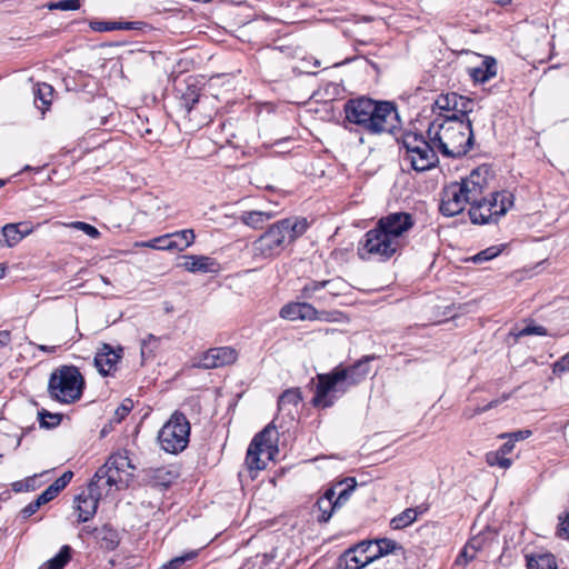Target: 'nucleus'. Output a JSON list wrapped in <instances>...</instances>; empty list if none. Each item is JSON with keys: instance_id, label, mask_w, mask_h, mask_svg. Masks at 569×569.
Here are the masks:
<instances>
[{"instance_id": "1", "label": "nucleus", "mask_w": 569, "mask_h": 569, "mask_svg": "<svg viewBox=\"0 0 569 569\" xmlns=\"http://www.w3.org/2000/svg\"><path fill=\"white\" fill-rule=\"evenodd\" d=\"M473 100L455 92L440 94L429 116V151L446 158H460L472 148L471 120Z\"/></svg>"}, {"instance_id": "2", "label": "nucleus", "mask_w": 569, "mask_h": 569, "mask_svg": "<svg viewBox=\"0 0 569 569\" xmlns=\"http://www.w3.org/2000/svg\"><path fill=\"white\" fill-rule=\"evenodd\" d=\"M377 359L376 355H367L352 365H339L330 372L318 373L311 381L316 382L311 406L317 409L331 408L350 388L360 385L370 373L369 363Z\"/></svg>"}, {"instance_id": "3", "label": "nucleus", "mask_w": 569, "mask_h": 569, "mask_svg": "<svg viewBox=\"0 0 569 569\" xmlns=\"http://www.w3.org/2000/svg\"><path fill=\"white\" fill-rule=\"evenodd\" d=\"M345 120L369 134H395L401 121L396 104L368 97L352 98L343 106Z\"/></svg>"}, {"instance_id": "4", "label": "nucleus", "mask_w": 569, "mask_h": 569, "mask_svg": "<svg viewBox=\"0 0 569 569\" xmlns=\"http://www.w3.org/2000/svg\"><path fill=\"white\" fill-rule=\"evenodd\" d=\"M311 227V221L302 216H291L271 224L251 243L252 258L272 261L300 239Z\"/></svg>"}, {"instance_id": "5", "label": "nucleus", "mask_w": 569, "mask_h": 569, "mask_svg": "<svg viewBox=\"0 0 569 569\" xmlns=\"http://www.w3.org/2000/svg\"><path fill=\"white\" fill-rule=\"evenodd\" d=\"M493 178L491 167L481 164L460 181L449 183L441 191L439 211L446 217L461 213L467 204L471 207L478 197L489 191Z\"/></svg>"}, {"instance_id": "6", "label": "nucleus", "mask_w": 569, "mask_h": 569, "mask_svg": "<svg viewBox=\"0 0 569 569\" xmlns=\"http://www.w3.org/2000/svg\"><path fill=\"white\" fill-rule=\"evenodd\" d=\"M86 379L74 365H61L54 368L48 379V396L60 405L78 402L84 392Z\"/></svg>"}, {"instance_id": "7", "label": "nucleus", "mask_w": 569, "mask_h": 569, "mask_svg": "<svg viewBox=\"0 0 569 569\" xmlns=\"http://www.w3.org/2000/svg\"><path fill=\"white\" fill-rule=\"evenodd\" d=\"M134 470L136 467L131 463L128 451L112 453L93 475V485L100 483L106 489V495L112 489H127L134 476Z\"/></svg>"}, {"instance_id": "8", "label": "nucleus", "mask_w": 569, "mask_h": 569, "mask_svg": "<svg viewBox=\"0 0 569 569\" xmlns=\"http://www.w3.org/2000/svg\"><path fill=\"white\" fill-rule=\"evenodd\" d=\"M203 84L193 76L184 80V87L178 89V111L182 113L194 127H203L212 121L210 112L202 110L203 106Z\"/></svg>"}, {"instance_id": "9", "label": "nucleus", "mask_w": 569, "mask_h": 569, "mask_svg": "<svg viewBox=\"0 0 569 569\" xmlns=\"http://www.w3.org/2000/svg\"><path fill=\"white\" fill-rule=\"evenodd\" d=\"M513 206V194L509 191H490L478 197L469 209L473 224L496 223Z\"/></svg>"}, {"instance_id": "10", "label": "nucleus", "mask_w": 569, "mask_h": 569, "mask_svg": "<svg viewBox=\"0 0 569 569\" xmlns=\"http://www.w3.org/2000/svg\"><path fill=\"white\" fill-rule=\"evenodd\" d=\"M400 242L379 226L368 230L357 247L359 259L388 261L399 249Z\"/></svg>"}, {"instance_id": "11", "label": "nucleus", "mask_w": 569, "mask_h": 569, "mask_svg": "<svg viewBox=\"0 0 569 569\" xmlns=\"http://www.w3.org/2000/svg\"><path fill=\"white\" fill-rule=\"evenodd\" d=\"M191 425L186 415L176 410L158 432L160 448L172 455L182 452L190 441Z\"/></svg>"}, {"instance_id": "12", "label": "nucleus", "mask_w": 569, "mask_h": 569, "mask_svg": "<svg viewBox=\"0 0 569 569\" xmlns=\"http://www.w3.org/2000/svg\"><path fill=\"white\" fill-rule=\"evenodd\" d=\"M277 451L278 432L273 422H270L253 437L248 447L246 455L248 470L250 472L263 470L267 467V462L261 458L262 455H267L268 459H272Z\"/></svg>"}, {"instance_id": "13", "label": "nucleus", "mask_w": 569, "mask_h": 569, "mask_svg": "<svg viewBox=\"0 0 569 569\" xmlns=\"http://www.w3.org/2000/svg\"><path fill=\"white\" fill-rule=\"evenodd\" d=\"M103 495H106V489L100 483L94 486L93 479H91L88 488L82 490L74 499L78 522H87L94 517L99 500Z\"/></svg>"}, {"instance_id": "14", "label": "nucleus", "mask_w": 569, "mask_h": 569, "mask_svg": "<svg viewBox=\"0 0 569 569\" xmlns=\"http://www.w3.org/2000/svg\"><path fill=\"white\" fill-rule=\"evenodd\" d=\"M123 355V347L113 348L111 345L102 342L94 355L93 365L102 377H114Z\"/></svg>"}, {"instance_id": "15", "label": "nucleus", "mask_w": 569, "mask_h": 569, "mask_svg": "<svg viewBox=\"0 0 569 569\" xmlns=\"http://www.w3.org/2000/svg\"><path fill=\"white\" fill-rule=\"evenodd\" d=\"M326 311H318L311 303L306 301L296 302L291 301L286 303L279 311V316L289 321H315V320H327L325 316Z\"/></svg>"}, {"instance_id": "16", "label": "nucleus", "mask_w": 569, "mask_h": 569, "mask_svg": "<svg viewBox=\"0 0 569 569\" xmlns=\"http://www.w3.org/2000/svg\"><path fill=\"white\" fill-rule=\"evenodd\" d=\"M239 353L233 347H216L204 351L199 361V367L203 369H216L231 366L238 360Z\"/></svg>"}, {"instance_id": "17", "label": "nucleus", "mask_w": 569, "mask_h": 569, "mask_svg": "<svg viewBox=\"0 0 569 569\" xmlns=\"http://www.w3.org/2000/svg\"><path fill=\"white\" fill-rule=\"evenodd\" d=\"M413 217L407 212H392L381 217L376 223L395 239L399 238L413 227Z\"/></svg>"}, {"instance_id": "18", "label": "nucleus", "mask_w": 569, "mask_h": 569, "mask_svg": "<svg viewBox=\"0 0 569 569\" xmlns=\"http://www.w3.org/2000/svg\"><path fill=\"white\" fill-rule=\"evenodd\" d=\"M342 482L328 488L313 503L311 513L319 523H327L332 515L339 510L333 499L336 497V489L341 487Z\"/></svg>"}, {"instance_id": "19", "label": "nucleus", "mask_w": 569, "mask_h": 569, "mask_svg": "<svg viewBox=\"0 0 569 569\" xmlns=\"http://www.w3.org/2000/svg\"><path fill=\"white\" fill-rule=\"evenodd\" d=\"M180 477V468L174 465L151 468L147 471V481L151 487L168 489Z\"/></svg>"}, {"instance_id": "20", "label": "nucleus", "mask_w": 569, "mask_h": 569, "mask_svg": "<svg viewBox=\"0 0 569 569\" xmlns=\"http://www.w3.org/2000/svg\"><path fill=\"white\" fill-rule=\"evenodd\" d=\"M365 543L366 548V556L365 558L368 563L373 562L391 552H393L397 549V543L387 538L381 539H375V540H366L362 541Z\"/></svg>"}, {"instance_id": "21", "label": "nucleus", "mask_w": 569, "mask_h": 569, "mask_svg": "<svg viewBox=\"0 0 569 569\" xmlns=\"http://www.w3.org/2000/svg\"><path fill=\"white\" fill-rule=\"evenodd\" d=\"M183 267L187 271L192 273H207L218 271L219 263L211 257L189 254L184 257Z\"/></svg>"}, {"instance_id": "22", "label": "nucleus", "mask_w": 569, "mask_h": 569, "mask_svg": "<svg viewBox=\"0 0 569 569\" xmlns=\"http://www.w3.org/2000/svg\"><path fill=\"white\" fill-rule=\"evenodd\" d=\"M470 77L475 82L485 83L497 74V61L492 57H486L480 66L471 68Z\"/></svg>"}, {"instance_id": "23", "label": "nucleus", "mask_w": 569, "mask_h": 569, "mask_svg": "<svg viewBox=\"0 0 569 569\" xmlns=\"http://www.w3.org/2000/svg\"><path fill=\"white\" fill-rule=\"evenodd\" d=\"M333 282L332 279L317 281V280H310L308 281L300 290V297L305 300L315 299L316 301L320 303L327 302V296H317V292L326 289Z\"/></svg>"}, {"instance_id": "24", "label": "nucleus", "mask_w": 569, "mask_h": 569, "mask_svg": "<svg viewBox=\"0 0 569 569\" xmlns=\"http://www.w3.org/2000/svg\"><path fill=\"white\" fill-rule=\"evenodd\" d=\"M302 400L303 396L301 388L296 387L286 389L278 398V410H287L289 413H291V407L297 410Z\"/></svg>"}, {"instance_id": "25", "label": "nucleus", "mask_w": 569, "mask_h": 569, "mask_svg": "<svg viewBox=\"0 0 569 569\" xmlns=\"http://www.w3.org/2000/svg\"><path fill=\"white\" fill-rule=\"evenodd\" d=\"M139 22L100 21L91 20L89 27L94 32H109L113 30H137Z\"/></svg>"}, {"instance_id": "26", "label": "nucleus", "mask_w": 569, "mask_h": 569, "mask_svg": "<svg viewBox=\"0 0 569 569\" xmlns=\"http://www.w3.org/2000/svg\"><path fill=\"white\" fill-rule=\"evenodd\" d=\"M171 237L172 251H183L196 240L193 229H183L169 233Z\"/></svg>"}, {"instance_id": "27", "label": "nucleus", "mask_w": 569, "mask_h": 569, "mask_svg": "<svg viewBox=\"0 0 569 569\" xmlns=\"http://www.w3.org/2000/svg\"><path fill=\"white\" fill-rule=\"evenodd\" d=\"M272 212H263V211H243L239 217V220L252 228V229H261L266 221L273 218Z\"/></svg>"}, {"instance_id": "28", "label": "nucleus", "mask_w": 569, "mask_h": 569, "mask_svg": "<svg viewBox=\"0 0 569 569\" xmlns=\"http://www.w3.org/2000/svg\"><path fill=\"white\" fill-rule=\"evenodd\" d=\"M73 556V549L69 545H63L59 552L47 560L43 565V569H64V567L70 562Z\"/></svg>"}, {"instance_id": "29", "label": "nucleus", "mask_w": 569, "mask_h": 569, "mask_svg": "<svg viewBox=\"0 0 569 569\" xmlns=\"http://www.w3.org/2000/svg\"><path fill=\"white\" fill-rule=\"evenodd\" d=\"M528 569H558L556 558L552 553H533L527 556Z\"/></svg>"}, {"instance_id": "30", "label": "nucleus", "mask_w": 569, "mask_h": 569, "mask_svg": "<svg viewBox=\"0 0 569 569\" xmlns=\"http://www.w3.org/2000/svg\"><path fill=\"white\" fill-rule=\"evenodd\" d=\"M97 537L100 541V546L108 551L114 550L120 542L118 531L110 525L102 526V528L98 531Z\"/></svg>"}, {"instance_id": "31", "label": "nucleus", "mask_w": 569, "mask_h": 569, "mask_svg": "<svg viewBox=\"0 0 569 569\" xmlns=\"http://www.w3.org/2000/svg\"><path fill=\"white\" fill-rule=\"evenodd\" d=\"M403 146L407 149L406 158L411 154H417L422 150L427 149V140L422 137V134H418L416 132H407L403 136Z\"/></svg>"}, {"instance_id": "32", "label": "nucleus", "mask_w": 569, "mask_h": 569, "mask_svg": "<svg viewBox=\"0 0 569 569\" xmlns=\"http://www.w3.org/2000/svg\"><path fill=\"white\" fill-rule=\"evenodd\" d=\"M418 513L419 512L417 509L408 508L398 516L393 517L390 521V526L396 530L403 529L417 519Z\"/></svg>"}, {"instance_id": "33", "label": "nucleus", "mask_w": 569, "mask_h": 569, "mask_svg": "<svg viewBox=\"0 0 569 569\" xmlns=\"http://www.w3.org/2000/svg\"><path fill=\"white\" fill-rule=\"evenodd\" d=\"M367 565V560L357 559L355 551H351L350 548L340 556L338 562L340 569H361Z\"/></svg>"}, {"instance_id": "34", "label": "nucleus", "mask_w": 569, "mask_h": 569, "mask_svg": "<svg viewBox=\"0 0 569 569\" xmlns=\"http://www.w3.org/2000/svg\"><path fill=\"white\" fill-rule=\"evenodd\" d=\"M136 246L154 250L172 251L171 237H169V233L156 237L148 241L137 242Z\"/></svg>"}, {"instance_id": "35", "label": "nucleus", "mask_w": 569, "mask_h": 569, "mask_svg": "<svg viewBox=\"0 0 569 569\" xmlns=\"http://www.w3.org/2000/svg\"><path fill=\"white\" fill-rule=\"evenodd\" d=\"M22 240L19 226L8 223L2 228V239L0 240L8 247H13Z\"/></svg>"}, {"instance_id": "36", "label": "nucleus", "mask_w": 569, "mask_h": 569, "mask_svg": "<svg viewBox=\"0 0 569 569\" xmlns=\"http://www.w3.org/2000/svg\"><path fill=\"white\" fill-rule=\"evenodd\" d=\"M159 343H160V338L156 337L152 333H149L141 341V357L143 359L154 357V352L159 348Z\"/></svg>"}, {"instance_id": "37", "label": "nucleus", "mask_w": 569, "mask_h": 569, "mask_svg": "<svg viewBox=\"0 0 569 569\" xmlns=\"http://www.w3.org/2000/svg\"><path fill=\"white\" fill-rule=\"evenodd\" d=\"M486 462L491 467H500L502 469H508L512 461L507 458L506 455H501L500 450L489 451L486 453Z\"/></svg>"}, {"instance_id": "38", "label": "nucleus", "mask_w": 569, "mask_h": 569, "mask_svg": "<svg viewBox=\"0 0 569 569\" xmlns=\"http://www.w3.org/2000/svg\"><path fill=\"white\" fill-rule=\"evenodd\" d=\"M502 251L501 246H491L472 256L469 260L473 263H482L498 257Z\"/></svg>"}, {"instance_id": "39", "label": "nucleus", "mask_w": 569, "mask_h": 569, "mask_svg": "<svg viewBox=\"0 0 569 569\" xmlns=\"http://www.w3.org/2000/svg\"><path fill=\"white\" fill-rule=\"evenodd\" d=\"M478 546L476 543V540H470L467 542V545L463 547V549L460 551L456 559L457 565H467L469 561L475 559L477 555Z\"/></svg>"}, {"instance_id": "40", "label": "nucleus", "mask_w": 569, "mask_h": 569, "mask_svg": "<svg viewBox=\"0 0 569 569\" xmlns=\"http://www.w3.org/2000/svg\"><path fill=\"white\" fill-rule=\"evenodd\" d=\"M52 94H53V87L51 84H48V83L38 84V90H37L36 97H37V99H39L41 101L42 109L49 108V106L51 104Z\"/></svg>"}, {"instance_id": "41", "label": "nucleus", "mask_w": 569, "mask_h": 569, "mask_svg": "<svg viewBox=\"0 0 569 569\" xmlns=\"http://www.w3.org/2000/svg\"><path fill=\"white\" fill-rule=\"evenodd\" d=\"M346 481H351L350 485H348L346 488L341 489L340 491H336V497L333 499L337 507L340 509L351 497L355 488H356V480L355 478H348Z\"/></svg>"}, {"instance_id": "42", "label": "nucleus", "mask_w": 569, "mask_h": 569, "mask_svg": "<svg viewBox=\"0 0 569 569\" xmlns=\"http://www.w3.org/2000/svg\"><path fill=\"white\" fill-rule=\"evenodd\" d=\"M40 426L42 428H54L60 425L62 416L60 413H51L47 410L39 412Z\"/></svg>"}, {"instance_id": "43", "label": "nucleus", "mask_w": 569, "mask_h": 569, "mask_svg": "<svg viewBox=\"0 0 569 569\" xmlns=\"http://www.w3.org/2000/svg\"><path fill=\"white\" fill-rule=\"evenodd\" d=\"M406 159L410 162V166L415 171L425 172L427 170V149L417 154H411Z\"/></svg>"}, {"instance_id": "44", "label": "nucleus", "mask_w": 569, "mask_h": 569, "mask_svg": "<svg viewBox=\"0 0 569 569\" xmlns=\"http://www.w3.org/2000/svg\"><path fill=\"white\" fill-rule=\"evenodd\" d=\"M72 478L73 472L71 470H67L56 479L49 488L58 496L71 482Z\"/></svg>"}, {"instance_id": "45", "label": "nucleus", "mask_w": 569, "mask_h": 569, "mask_svg": "<svg viewBox=\"0 0 569 569\" xmlns=\"http://www.w3.org/2000/svg\"><path fill=\"white\" fill-rule=\"evenodd\" d=\"M49 10L76 11L81 7L80 0H61L48 3Z\"/></svg>"}, {"instance_id": "46", "label": "nucleus", "mask_w": 569, "mask_h": 569, "mask_svg": "<svg viewBox=\"0 0 569 569\" xmlns=\"http://www.w3.org/2000/svg\"><path fill=\"white\" fill-rule=\"evenodd\" d=\"M547 336L548 331L543 326L529 323L521 328L517 333V338L526 337V336Z\"/></svg>"}, {"instance_id": "47", "label": "nucleus", "mask_w": 569, "mask_h": 569, "mask_svg": "<svg viewBox=\"0 0 569 569\" xmlns=\"http://www.w3.org/2000/svg\"><path fill=\"white\" fill-rule=\"evenodd\" d=\"M557 537L561 539H569V510L559 516V523L557 527Z\"/></svg>"}, {"instance_id": "48", "label": "nucleus", "mask_w": 569, "mask_h": 569, "mask_svg": "<svg viewBox=\"0 0 569 569\" xmlns=\"http://www.w3.org/2000/svg\"><path fill=\"white\" fill-rule=\"evenodd\" d=\"M199 555V550H190L184 552L182 556L174 557L170 560V562L177 568L180 569L182 565L188 561L194 560Z\"/></svg>"}, {"instance_id": "49", "label": "nucleus", "mask_w": 569, "mask_h": 569, "mask_svg": "<svg viewBox=\"0 0 569 569\" xmlns=\"http://www.w3.org/2000/svg\"><path fill=\"white\" fill-rule=\"evenodd\" d=\"M34 478H27L24 480L14 481L11 488L14 492H24L34 489Z\"/></svg>"}, {"instance_id": "50", "label": "nucleus", "mask_w": 569, "mask_h": 569, "mask_svg": "<svg viewBox=\"0 0 569 569\" xmlns=\"http://www.w3.org/2000/svg\"><path fill=\"white\" fill-rule=\"evenodd\" d=\"M73 227L78 230L83 231L86 234L93 239H97L100 236L99 230L94 226L89 224L87 222L77 221L73 223Z\"/></svg>"}, {"instance_id": "51", "label": "nucleus", "mask_w": 569, "mask_h": 569, "mask_svg": "<svg viewBox=\"0 0 569 569\" xmlns=\"http://www.w3.org/2000/svg\"><path fill=\"white\" fill-rule=\"evenodd\" d=\"M569 371V352L566 353L560 360L553 366L555 373H562Z\"/></svg>"}, {"instance_id": "52", "label": "nucleus", "mask_w": 569, "mask_h": 569, "mask_svg": "<svg viewBox=\"0 0 569 569\" xmlns=\"http://www.w3.org/2000/svg\"><path fill=\"white\" fill-rule=\"evenodd\" d=\"M57 497V495L54 492H52V490L48 487L43 492H41L34 500L37 501V503H39L40 506H43L48 502H50L51 500H53L54 498Z\"/></svg>"}, {"instance_id": "53", "label": "nucleus", "mask_w": 569, "mask_h": 569, "mask_svg": "<svg viewBox=\"0 0 569 569\" xmlns=\"http://www.w3.org/2000/svg\"><path fill=\"white\" fill-rule=\"evenodd\" d=\"M40 507L41 506L39 503H37L36 500L31 501L24 508H22V510H21L22 518H24V519L30 518L32 515H34L40 509Z\"/></svg>"}, {"instance_id": "54", "label": "nucleus", "mask_w": 569, "mask_h": 569, "mask_svg": "<svg viewBox=\"0 0 569 569\" xmlns=\"http://www.w3.org/2000/svg\"><path fill=\"white\" fill-rule=\"evenodd\" d=\"M510 397H511V393H503L500 398L495 399V400L490 401L489 403H487L485 407L478 409V412L488 411V410L497 407L498 405L507 401Z\"/></svg>"}, {"instance_id": "55", "label": "nucleus", "mask_w": 569, "mask_h": 569, "mask_svg": "<svg viewBox=\"0 0 569 569\" xmlns=\"http://www.w3.org/2000/svg\"><path fill=\"white\" fill-rule=\"evenodd\" d=\"M12 341L10 330H0V349L8 347Z\"/></svg>"}, {"instance_id": "56", "label": "nucleus", "mask_w": 569, "mask_h": 569, "mask_svg": "<svg viewBox=\"0 0 569 569\" xmlns=\"http://www.w3.org/2000/svg\"><path fill=\"white\" fill-rule=\"evenodd\" d=\"M531 433L532 432L530 430H519V431L508 435V437L511 438L516 442V441L525 440V439L529 438L531 436Z\"/></svg>"}, {"instance_id": "57", "label": "nucleus", "mask_w": 569, "mask_h": 569, "mask_svg": "<svg viewBox=\"0 0 569 569\" xmlns=\"http://www.w3.org/2000/svg\"><path fill=\"white\" fill-rule=\"evenodd\" d=\"M350 549H351V551H355V556L357 557V559L365 560V558L368 557V556H366V552H365L366 548H365V543H362V541Z\"/></svg>"}, {"instance_id": "58", "label": "nucleus", "mask_w": 569, "mask_h": 569, "mask_svg": "<svg viewBox=\"0 0 569 569\" xmlns=\"http://www.w3.org/2000/svg\"><path fill=\"white\" fill-rule=\"evenodd\" d=\"M513 447H515V441L511 438H509V440L506 441L499 448V450H500L501 455H506L507 456V455H509L513 450Z\"/></svg>"}, {"instance_id": "59", "label": "nucleus", "mask_w": 569, "mask_h": 569, "mask_svg": "<svg viewBox=\"0 0 569 569\" xmlns=\"http://www.w3.org/2000/svg\"><path fill=\"white\" fill-rule=\"evenodd\" d=\"M16 226H19V231L21 232V237L22 239L28 236L29 233H31L32 231V227L30 226L29 222H19V223H14Z\"/></svg>"}, {"instance_id": "60", "label": "nucleus", "mask_w": 569, "mask_h": 569, "mask_svg": "<svg viewBox=\"0 0 569 569\" xmlns=\"http://www.w3.org/2000/svg\"><path fill=\"white\" fill-rule=\"evenodd\" d=\"M333 282L327 287V292L325 293L327 296V301L332 300L333 298L338 297L340 293L336 290V288L332 286Z\"/></svg>"}, {"instance_id": "61", "label": "nucleus", "mask_w": 569, "mask_h": 569, "mask_svg": "<svg viewBox=\"0 0 569 569\" xmlns=\"http://www.w3.org/2000/svg\"><path fill=\"white\" fill-rule=\"evenodd\" d=\"M131 410V407L126 406L122 403L117 410L116 413L120 417V419H123Z\"/></svg>"}, {"instance_id": "62", "label": "nucleus", "mask_w": 569, "mask_h": 569, "mask_svg": "<svg viewBox=\"0 0 569 569\" xmlns=\"http://www.w3.org/2000/svg\"><path fill=\"white\" fill-rule=\"evenodd\" d=\"M40 350L44 351V352H54L56 351V347L54 346H40L39 347Z\"/></svg>"}, {"instance_id": "63", "label": "nucleus", "mask_w": 569, "mask_h": 569, "mask_svg": "<svg viewBox=\"0 0 569 569\" xmlns=\"http://www.w3.org/2000/svg\"><path fill=\"white\" fill-rule=\"evenodd\" d=\"M499 6L501 7H506V6H509L513 2V0H497L496 1Z\"/></svg>"}, {"instance_id": "64", "label": "nucleus", "mask_w": 569, "mask_h": 569, "mask_svg": "<svg viewBox=\"0 0 569 569\" xmlns=\"http://www.w3.org/2000/svg\"><path fill=\"white\" fill-rule=\"evenodd\" d=\"M160 569H177V568L170 561H168Z\"/></svg>"}]
</instances>
